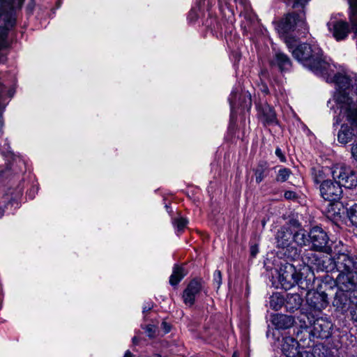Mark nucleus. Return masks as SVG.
<instances>
[{
  "label": "nucleus",
  "instance_id": "f257e3e1",
  "mask_svg": "<svg viewBox=\"0 0 357 357\" xmlns=\"http://www.w3.org/2000/svg\"><path fill=\"white\" fill-rule=\"evenodd\" d=\"M337 87L336 100L345 107L347 121L351 126L343 124L337 134V140L347 144L357 135V102H354L350 93L357 95V76L353 77L337 73L331 80Z\"/></svg>",
  "mask_w": 357,
  "mask_h": 357
},
{
  "label": "nucleus",
  "instance_id": "f03ea898",
  "mask_svg": "<svg viewBox=\"0 0 357 357\" xmlns=\"http://www.w3.org/2000/svg\"><path fill=\"white\" fill-rule=\"evenodd\" d=\"M293 56L314 73L329 76L330 64L323 58V52L317 45L303 43L292 50Z\"/></svg>",
  "mask_w": 357,
  "mask_h": 357
},
{
  "label": "nucleus",
  "instance_id": "7ed1b4c3",
  "mask_svg": "<svg viewBox=\"0 0 357 357\" xmlns=\"http://www.w3.org/2000/svg\"><path fill=\"white\" fill-rule=\"evenodd\" d=\"M20 0H0V64L7 61L5 50L10 47L8 40L9 31L15 26L17 20V11L22 7Z\"/></svg>",
  "mask_w": 357,
  "mask_h": 357
},
{
  "label": "nucleus",
  "instance_id": "20e7f679",
  "mask_svg": "<svg viewBox=\"0 0 357 357\" xmlns=\"http://www.w3.org/2000/svg\"><path fill=\"white\" fill-rule=\"evenodd\" d=\"M337 291L333 301L336 311L342 314L349 311L357 303V273L337 274L335 280Z\"/></svg>",
  "mask_w": 357,
  "mask_h": 357
},
{
  "label": "nucleus",
  "instance_id": "39448f33",
  "mask_svg": "<svg viewBox=\"0 0 357 357\" xmlns=\"http://www.w3.org/2000/svg\"><path fill=\"white\" fill-rule=\"evenodd\" d=\"M305 239V229L300 225L297 227L283 226L275 234L276 247L282 249L284 255L292 260L300 257Z\"/></svg>",
  "mask_w": 357,
  "mask_h": 357
},
{
  "label": "nucleus",
  "instance_id": "423d86ee",
  "mask_svg": "<svg viewBox=\"0 0 357 357\" xmlns=\"http://www.w3.org/2000/svg\"><path fill=\"white\" fill-rule=\"evenodd\" d=\"M303 270H297L296 266L288 262H282L278 270V282L284 290H289L295 285L302 289H309L314 287L315 276L310 273L305 277Z\"/></svg>",
  "mask_w": 357,
  "mask_h": 357
},
{
  "label": "nucleus",
  "instance_id": "0eeeda50",
  "mask_svg": "<svg viewBox=\"0 0 357 357\" xmlns=\"http://www.w3.org/2000/svg\"><path fill=\"white\" fill-rule=\"evenodd\" d=\"M329 250L324 253L331 255L337 264L339 274L354 275L357 273V255L351 254L347 245L342 241L331 242Z\"/></svg>",
  "mask_w": 357,
  "mask_h": 357
},
{
  "label": "nucleus",
  "instance_id": "6e6552de",
  "mask_svg": "<svg viewBox=\"0 0 357 357\" xmlns=\"http://www.w3.org/2000/svg\"><path fill=\"white\" fill-rule=\"evenodd\" d=\"M310 0H284L286 5L294 11L287 13L278 23L277 29L281 33L294 31L296 26H305V8Z\"/></svg>",
  "mask_w": 357,
  "mask_h": 357
},
{
  "label": "nucleus",
  "instance_id": "1a4fd4ad",
  "mask_svg": "<svg viewBox=\"0 0 357 357\" xmlns=\"http://www.w3.org/2000/svg\"><path fill=\"white\" fill-rule=\"evenodd\" d=\"M298 319L301 323V328L307 329L310 326V330L308 333L310 338L313 340L314 339L326 340L333 334L334 325L327 318L318 317L314 319L311 313L302 312Z\"/></svg>",
  "mask_w": 357,
  "mask_h": 357
},
{
  "label": "nucleus",
  "instance_id": "9d476101",
  "mask_svg": "<svg viewBox=\"0 0 357 357\" xmlns=\"http://www.w3.org/2000/svg\"><path fill=\"white\" fill-rule=\"evenodd\" d=\"M350 8L349 23L343 20H331L327 23L329 31L336 40H344L351 31L357 34V0H348Z\"/></svg>",
  "mask_w": 357,
  "mask_h": 357
},
{
  "label": "nucleus",
  "instance_id": "9b49d317",
  "mask_svg": "<svg viewBox=\"0 0 357 357\" xmlns=\"http://www.w3.org/2000/svg\"><path fill=\"white\" fill-rule=\"evenodd\" d=\"M305 240L303 247L311 245L310 250H315L319 252H325L329 250L331 243L327 232L321 227H312L307 232L305 229Z\"/></svg>",
  "mask_w": 357,
  "mask_h": 357
},
{
  "label": "nucleus",
  "instance_id": "f8f14e48",
  "mask_svg": "<svg viewBox=\"0 0 357 357\" xmlns=\"http://www.w3.org/2000/svg\"><path fill=\"white\" fill-rule=\"evenodd\" d=\"M327 288L331 289L327 284H319L317 290L307 289L306 302L309 307L316 312H321L329 304L328 294L326 292Z\"/></svg>",
  "mask_w": 357,
  "mask_h": 357
},
{
  "label": "nucleus",
  "instance_id": "ddd939ff",
  "mask_svg": "<svg viewBox=\"0 0 357 357\" xmlns=\"http://www.w3.org/2000/svg\"><path fill=\"white\" fill-rule=\"evenodd\" d=\"M333 178L340 184L341 187L352 189L357 186V172L350 166L341 165L332 172Z\"/></svg>",
  "mask_w": 357,
  "mask_h": 357
},
{
  "label": "nucleus",
  "instance_id": "4468645a",
  "mask_svg": "<svg viewBox=\"0 0 357 357\" xmlns=\"http://www.w3.org/2000/svg\"><path fill=\"white\" fill-rule=\"evenodd\" d=\"M320 196L330 202H338L342 196V189L335 179H330L319 187Z\"/></svg>",
  "mask_w": 357,
  "mask_h": 357
},
{
  "label": "nucleus",
  "instance_id": "2eb2a0df",
  "mask_svg": "<svg viewBox=\"0 0 357 357\" xmlns=\"http://www.w3.org/2000/svg\"><path fill=\"white\" fill-rule=\"evenodd\" d=\"M315 252V250H305L301 255V260L305 264L303 270L306 275L310 273L314 274V270L319 271L323 255L317 254Z\"/></svg>",
  "mask_w": 357,
  "mask_h": 357
},
{
  "label": "nucleus",
  "instance_id": "dca6fc26",
  "mask_svg": "<svg viewBox=\"0 0 357 357\" xmlns=\"http://www.w3.org/2000/svg\"><path fill=\"white\" fill-rule=\"evenodd\" d=\"M202 289V282L201 280H192L183 293V299L185 305L192 306L195 302L196 297L200 294Z\"/></svg>",
  "mask_w": 357,
  "mask_h": 357
},
{
  "label": "nucleus",
  "instance_id": "f3484780",
  "mask_svg": "<svg viewBox=\"0 0 357 357\" xmlns=\"http://www.w3.org/2000/svg\"><path fill=\"white\" fill-rule=\"evenodd\" d=\"M259 119L264 126L278 124L275 109L269 105L264 103L258 108Z\"/></svg>",
  "mask_w": 357,
  "mask_h": 357
},
{
  "label": "nucleus",
  "instance_id": "a211bd4d",
  "mask_svg": "<svg viewBox=\"0 0 357 357\" xmlns=\"http://www.w3.org/2000/svg\"><path fill=\"white\" fill-rule=\"evenodd\" d=\"M298 342L291 337H284L282 338L281 350L282 354L287 357H296L298 354Z\"/></svg>",
  "mask_w": 357,
  "mask_h": 357
},
{
  "label": "nucleus",
  "instance_id": "6ab92c4d",
  "mask_svg": "<svg viewBox=\"0 0 357 357\" xmlns=\"http://www.w3.org/2000/svg\"><path fill=\"white\" fill-rule=\"evenodd\" d=\"M271 322L277 329L284 330L294 326L295 319L290 315L275 314L271 316Z\"/></svg>",
  "mask_w": 357,
  "mask_h": 357
},
{
  "label": "nucleus",
  "instance_id": "aec40b11",
  "mask_svg": "<svg viewBox=\"0 0 357 357\" xmlns=\"http://www.w3.org/2000/svg\"><path fill=\"white\" fill-rule=\"evenodd\" d=\"M270 63L271 66L277 67L281 72L289 71L291 67L289 57L280 52L275 53Z\"/></svg>",
  "mask_w": 357,
  "mask_h": 357
},
{
  "label": "nucleus",
  "instance_id": "412c9836",
  "mask_svg": "<svg viewBox=\"0 0 357 357\" xmlns=\"http://www.w3.org/2000/svg\"><path fill=\"white\" fill-rule=\"evenodd\" d=\"M284 301V307L287 312L291 313L299 310L303 302V298L298 294H287Z\"/></svg>",
  "mask_w": 357,
  "mask_h": 357
},
{
  "label": "nucleus",
  "instance_id": "4be33fe9",
  "mask_svg": "<svg viewBox=\"0 0 357 357\" xmlns=\"http://www.w3.org/2000/svg\"><path fill=\"white\" fill-rule=\"evenodd\" d=\"M312 180L315 184L322 185L323 183L329 181L328 172L329 170L323 167H313L310 169Z\"/></svg>",
  "mask_w": 357,
  "mask_h": 357
},
{
  "label": "nucleus",
  "instance_id": "5701e85b",
  "mask_svg": "<svg viewBox=\"0 0 357 357\" xmlns=\"http://www.w3.org/2000/svg\"><path fill=\"white\" fill-rule=\"evenodd\" d=\"M271 171V168L267 162L261 160L258 162L257 167L254 169L256 182L260 183L268 175Z\"/></svg>",
  "mask_w": 357,
  "mask_h": 357
},
{
  "label": "nucleus",
  "instance_id": "b1692460",
  "mask_svg": "<svg viewBox=\"0 0 357 357\" xmlns=\"http://www.w3.org/2000/svg\"><path fill=\"white\" fill-rule=\"evenodd\" d=\"M337 265V264L333 257L323 256L319 271H325L327 273L335 272L339 273Z\"/></svg>",
  "mask_w": 357,
  "mask_h": 357
},
{
  "label": "nucleus",
  "instance_id": "393cba45",
  "mask_svg": "<svg viewBox=\"0 0 357 357\" xmlns=\"http://www.w3.org/2000/svg\"><path fill=\"white\" fill-rule=\"evenodd\" d=\"M22 195V190H19L15 194L14 196H10L8 194H6L3 199L4 202H6L3 207H0V218L3 216L5 213L6 209H8L9 206H13L14 204L16 205V207L18 206V199Z\"/></svg>",
  "mask_w": 357,
  "mask_h": 357
},
{
  "label": "nucleus",
  "instance_id": "a878e982",
  "mask_svg": "<svg viewBox=\"0 0 357 357\" xmlns=\"http://www.w3.org/2000/svg\"><path fill=\"white\" fill-rule=\"evenodd\" d=\"M186 272L182 266L175 264L173 267L172 273L169 278V283L172 286H176L185 276Z\"/></svg>",
  "mask_w": 357,
  "mask_h": 357
},
{
  "label": "nucleus",
  "instance_id": "bb28decb",
  "mask_svg": "<svg viewBox=\"0 0 357 357\" xmlns=\"http://www.w3.org/2000/svg\"><path fill=\"white\" fill-rule=\"evenodd\" d=\"M284 296L279 293L273 294L270 298V307L274 310H279L282 306H284Z\"/></svg>",
  "mask_w": 357,
  "mask_h": 357
},
{
  "label": "nucleus",
  "instance_id": "cd10ccee",
  "mask_svg": "<svg viewBox=\"0 0 357 357\" xmlns=\"http://www.w3.org/2000/svg\"><path fill=\"white\" fill-rule=\"evenodd\" d=\"M347 215L351 224L357 228V204L347 208Z\"/></svg>",
  "mask_w": 357,
  "mask_h": 357
},
{
  "label": "nucleus",
  "instance_id": "c85d7f7f",
  "mask_svg": "<svg viewBox=\"0 0 357 357\" xmlns=\"http://www.w3.org/2000/svg\"><path fill=\"white\" fill-rule=\"evenodd\" d=\"M291 174L292 172L290 169L282 167L278 172L275 181L279 183H284L289 179Z\"/></svg>",
  "mask_w": 357,
  "mask_h": 357
},
{
  "label": "nucleus",
  "instance_id": "c756f323",
  "mask_svg": "<svg viewBox=\"0 0 357 357\" xmlns=\"http://www.w3.org/2000/svg\"><path fill=\"white\" fill-rule=\"evenodd\" d=\"M172 223L176 227L178 232L182 231L188 224V220L182 217L174 218Z\"/></svg>",
  "mask_w": 357,
  "mask_h": 357
},
{
  "label": "nucleus",
  "instance_id": "7c9ffc66",
  "mask_svg": "<svg viewBox=\"0 0 357 357\" xmlns=\"http://www.w3.org/2000/svg\"><path fill=\"white\" fill-rule=\"evenodd\" d=\"M213 282L216 284L217 288L220 287L222 284V273L220 271H215L213 273Z\"/></svg>",
  "mask_w": 357,
  "mask_h": 357
},
{
  "label": "nucleus",
  "instance_id": "2f4dec72",
  "mask_svg": "<svg viewBox=\"0 0 357 357\" xmlns=\"http://www.w3.org/2000/svg\"><path fill=\"white\" fill-rule=\"evenodd\" d=\"M155 331L156 327L154 325L149 324L145 327V332L146 333L147 335L151 338L155 337Z\"/></svg>",
  "mask_w": 357,
  "mask_h": 357
},
{
  "label": "nucleus",
  "instance_id": "473e14b6",
  "mask_svg": "<svg viewBox=\"0 0 357 357\" xmlns=\"http://www.w3.org/2000/svg\"><path fill=\"white\" fill-rule=\"evenodd\" d=\"M332 210L334 211L333 213L330 215L331 213V211H328V213L331 216H333L334 218L340 219L341 218V213L340 212V208L337 207L338 204H333L332 206Z\"/></svg>",
  "mask_w": 357,
  "mask_h": 357
},
{
  "label": "nucleus",
  "instance_id": "72a5a7b5",
  "mask_svg": "<svg viewBox=\"0 0 357 357\" xmlns=\"http://www.w3.org/2000/svg\"><path fill=\"white\" fill-rule=\"evenodd\" d=\"M349 312L351 320L357 323V302L354 303L349 310Z\"/></svg>",
  "mask_w": 357,
  "mask_h": 357
},
{
  "label": "nucleus",
  "instance_id": "f704fd0d",
  "mask_svg": "<svg viewBox=\"0 0 357 357\" xmlns=\"http://www.w3.org/2000/svg\"><path fill=\"white\" fill-rule=\"evenodd\" d=\"M284 197L286 199L293 200L297 198V195L295 192L291 190H287L284 192Z\"/></svg>",
  "mask_w": 357,
  "mask_h": 357
},
{
  "label": "nucleus",
  "instance_id": "c9c22d12",
  "mask_svg": "<svg viewBox=\"0 0 357 357\" xmlns=\"http://www.w3.org/2000/svg\"><path fill=\"white\" fill-rule=\"evenodd\" d=\"M296 357H315V356L310 351H300Z\"/></svg>",
  "mask_w": 357,
  "mask_h": 357
},
{
  "label": "nucleus",
  "instance_id": "e433bc0d",
  "mask_svg": "<svg viewBox=\"0 0 357 357\" xmlns=\"http://www.w3.org/2000/svg\"><path fill=\"white\" fill-rule=\"evenodd\" d=\"M275 153V155L279 158V159L281 162H284L286 161V157L283 154L280 148L277 147Z\"/></svg>",
  "mask_w": 357,
  "mask_h": 357
},
{
  "label": "nucleus",
  "instance_id": "4c0bfd02",
  "mask_svg": "<svg viewBox=\"0 0 357 357\" xmlns=\"http://www.w3.org/2000/svg\"><path fill=\"white\" fill-rule=\"evenodd\" d=\"M161 328L165 333H168L171 331V325L165 321L162 322Z\"/></svg>",
  "mask_w": 357,
  "mask_h": 357
},
{
  "label": "nucleus",
  "instance_id": "58836bf2",
  "mask_svg": "<svg viewBox=\"0 0 357 357\" xmlns=\"http://www.w3.org/2000/svg\"><path fill=\"white\" fill-rule=\"evenodd\" d=\"M351 153L352 158L357 162V143L352 146Z\"/></svg>",
  "mask_w": 357,
  "mask_h": 357
},
{
  "label": "nucleus",
  "instance_id": "ea45409f",
  "mask_svg": "<svg viewBox=\"0 0 357 357\" xmlns=\"http://www.w3.org/2000/svg\"><path fill=\"white\" fill-rule=\"evenodd\" d=\"M258 251L257 245H255L250 247V255L252 257H255L258 253Z\"/></svg>",
  "mask_w": 357,
  "mask_h": 357
},
{
  "label": "nucleus",
  "instance_id": "a19ab883",
  "mask_svg": "<svg viewBox=\"0 0 357 357\" xmlns=\"http://www.w3.org/2000/svg\"><path fill=\"white\" fill-rule=\"evenodd\" d=\"M34 6H35L34 1L31 0V1L29 3V4L27 5V7H26L27 11L29 13H32L33 10L34 8Z\"/></svg>",
  "mask_w": 357,
  "mask_h": 357
},
{
  "label": "nucleus",
  "instance_id": "79ce46f5",
  "mask_svg": "<svg viewBox=\"0 0 357 357\" xmlns=\"http://www.w3.org/2000/svg\"><path fill=\"white\" fill-rule=\"evenodd\" d=\"M152 308V305H148L147 306H145L143 307V313L144 314H146L147 312H149Z\"/></svg>",
  "mask_w": 357,
  "mask_h": 357
},
{
  "label": "nucleus",
  "instance_id": "37998d69",
  "mask_svg": "<svg viewBox=\"0 0 357 357\" xmlns=\"http://www.w3.org/2000/svg\"><path fill=\"white\" fill-rule=\"evenodd\" d=\"M132 356H133V354L129 350H127L125 352L123 357H132Z\"/></svg>",
  "mask_w": 357,
  "mask_h": 357
},
{
  "label": "nucleus",
  "instance_id": "c03bdc74",
  "mask_svg": "<svg viewBox=\"0 0 357 357\" xmlns=\"http://www.w3.org/2000/svg\"><path fill=\"white\" fill-rule=\"evenodd\" d=\"M261 91L263 93L268 94L269 91L267 86H263V88L261 89Z\"/></svg>",
  "mask_w": 357,
  "mask_h": 357
},
{
  "label": "nucleus",
  "instance_id": "a18cd8bd",
  "mask_svg": "<svg viewBox=\"0 0 357 357\" xmlns=\"http://www.w3.org/2000/svg\"><path fill=\"white\" fill-rule=\"evenodd\" d=\"M230 0H218V2L220 4H225V5H227L229 3V1Z\"/></svg>",
  "mask_w": 357,
  "mask_h": 357
},
{
  "label": "nucleus",
  "instance_id": "49530a36",
  "mask_svg": "<svg viewBox=\"0 0 357 357\" xmlns=\"http://www.w3.org/2000/svg\"><path fill=\"white\" fill-rule=\"evenodd\" d=\"M138 342H139L138 338H137V337H135H135L132 338V342H133L134 344H137L138 343Z\"/></svg>",
  "mask_w": 357,
  "mask_h": 357
},
{
  "label": "nucleus",
  "instance_id": "de8ad7c7",
  "mask_svg": "<svg viewBox=\"0 0 357 357\" xmlns=\"http://www.w3.org/2000/svg\"><path fill=\"white\" fill-rule=\"evenodd\" d=\"M266 220L265 219H263L261 220L262 227H264L266 226Z\"/></svg>",
  "mask_w": 357,
  "mask_h": 357
},
{
  "label": "nucleus",
  "instance_id": "09e8293b",
  "mask_svg": "<svg viewBox=\"0 0 357 357\" xmlns=\"http://www.w3.org/2000/svg\"><path fill=\"white\" fill-rule=\"evenodd\" d=\"M232 357H238V354L236 352H234L232 355Z\"/></svg>",
  "mask_w": 357,
  "mask_h": 357
},
{
  "label": "nucleus",
  "instance_id": "8fccbe9b",
  "mask_svg": "<svg viewBox=\"0 0 357 357\" xmlns=\"http://www.w3.org/2000/svg\"><path fill=\"white\" fill-rule=\"evenodd\" d=\"M192 15H195V12L193 10H191L189 16H192Z\"/></svg>",
  "mask_w": 357,
  "mask_h": 357
}]
</instances>
